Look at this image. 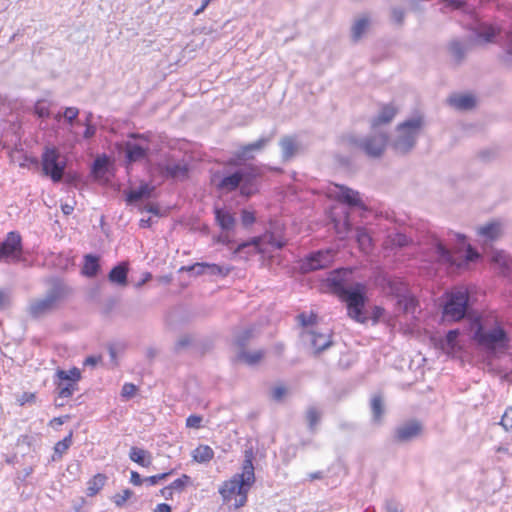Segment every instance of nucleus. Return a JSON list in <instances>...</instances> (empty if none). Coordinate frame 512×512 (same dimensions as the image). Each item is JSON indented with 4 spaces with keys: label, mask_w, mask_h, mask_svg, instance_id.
Listing matches in <instances>:
<instances>
[{
    "label": "nucleus",
    "mask_w": 512,
    "mask_h": 512,
    "mask_svg": "<svg viewBox=\"0 0 512 512\" xmlns=\"http://www.w3.org/2000/svg\"><path fill=\"white\" fill-rule=\"evenodd\" d=\"M252 453L246 451L245 459L242 464V472L235 474L229 481H226L219 490L223 498H230L232 495H238L240 498L236 506L241 507L247 501V492L255 482L254 466Z\"/></svg>",
    "instance_id": "nucleus-3"
},
{
    "label": "nucleus",
    "mask_w": 512,
    "mask_h": 512,
    "mask_svg": "<svg viewBox=\"0 0 512 512\" xmlns=\"http://www.w3.org/2000/svg\"><path fill=\"white\" fill-rule=\"evenodd\" d=\"M56 376L58 379L72 380L77 382L80 379V371L77 368H72L68 371L58 370Z\"/></svg>",
    "instance_id": "nucleus-46"
},
{
    "label": "nucleus",
    "mask_w": 512,
    "mask_h": 512,
    "mask_svg": "<svg viewBox=\"0 0 512 512\" xmlns=\"http://www.w3.org/2000/svg\"><path fill=\"white\" fill-rule=\"evenodd\" d=\"M391 18L394 23L401 25L405 18V11L400 7H394L391 10Z\"/></svg>",
    "instance_id": "nucleus-55"
},
{
    "label": "nucleus",
    "mask_w": 512,
    "mask_h": 512,
    "mask_svg": "<svg viewBox=\"0 0 512 512\" xmlns=\"http://www.w3.org/2000/svg\"><path fill=\"white\" fill-rule=\"evenodd\" d=\"M449 103L458 110L466 111L472 109L476 101L472 95L460 94L450 97Z\"/></svg>",
    "instance_id": "nucleus-31"
},
{
    "label": "nucleus",
    "mask_w": 512,
    "mask_h": 512,
    "mask_svg": "<svg viewBox=\"0 0 512 512\" xmlns=\"http://www.w3.org/2000/svg\"><path fill=\"white\" fill-rule=\"evenodd\" d=\"M171 474H172V472L170 471V472H165V473L149 476V477L145 478V482L150 486H155L160 481L167 479Z\"/></svg>",
    "instance_id": "nucleus-54"
},
{
    "label": "nucleus",
    "mask_w": 512,
    "mask_h": 512,
    "mask_svg": "<svg viewBox=\"0 0 512 512\" xmlns=\"http://www.w3.org/2000/svg\"><path fill=\"white\" fill-rule=\"evenodd\" d=\"M307 421L310 429H314V427L318 424L321 418V413L318 411L316 407H309L307 410Z\"/></svg>",
    "instance_id": "nucleus-48"
},
{
    "label": "nucleus",
    "mask_w": 512,
    "mask_h": 512,
    "mask_svg": "<svg viewBox=\"0 0 512 512\" xmlns=\"http://www.w3.org/2000/svg\"><path fill=\"white\" fill-rule=\"evenodd\" d=\"M384 507L386 512H402L400 504L394 499H387Z\"/></svg>",
    "instance_id": "nucleus-58"
},
{
    "label": "nucleus",
    "mask_w": 512,
    "mask_h": 512,
    "mask_svg": "<svg viewBox=\"0 0 512 512\" xmlns=\"http://www.w3.org/2000/svg\"><path fill=\"white\" fill-rule=\"evenodd\" d=\"M107 477L104 474H97L88 482L87 491L89 496L97 494L105 485Z\"/></svg>",
    "instance_id": "nucleus-40"
},
{
    "label": "nucleus",
    "mask_w": 512,
    "mask_h": 512,
    "mask_svg": "<svg viewBox=\"0 0 512 512\" xmlns=\"http://www.w3.org/2000/svg\"><path fill=\"white\" fill-rule=\"evenodd\" d=\"M85 127H86V129L83 133V137L85 139L92 138L96 134V126L93 125L92 123H88L87 125H85Z\"/></svg>",
    "instance_id": "nucleus-64"
},
{
    "label": "nucleus",
    "mask_w": 512,
    "mask_h": 512,
    "mask_svg": "<svg viewBox=\"0 0 512 512\" xmlns=\"http://www.w3.org/2000/svg\"><path fill=\"white\" fill-rule=\"evenodd\" d=\"M333 222L336 233L341 238H344L352 229V226L348 219V215L344 217L343 221L333 219Z\"/></svg>",
    "instance_id": "nucleus-42"
},
{
    "label": "nucleus",
    "mask_w": 512,
    "mask_h": 512,
    "mask_svg": "<svg viewBox=\"0 0 512 512\" xmlns=\"http://www.w3.org/2000/svg\"><path fill=\"white\" fill-rule=\"evenodd\" d=\"M459 335L458 329L450 330L445 337L437 340L436 345L447 355H454L461 349L458 341Z\"/></svg>",
    "instance_id": "nucleus-18"
},
{
    "label": "nucleus",
    "mask_w": 512,
    "mask_h": 512,
    "mask_svg": "<svg viewBox=\"0 0 512 512\" xmlns=\"http://www.w3.org/2000/svg\"><path fill=\"white\" fill-rule=\"evenodd\" d=\"M370 409L372 414V422L374 424L380 425L385 415L384 399L380 394H375L372 396L370 401Z\"/></svg>",
    "instance_id": "nucleus-28"
},
{
    "label": "nucleus",
    "mask_w": 512,
    "mask_h": 512,
    "mask_svg": "<svg viewBox=\"0 0 512 512\" xmlns=\"http://www.w3.org/2000/svg\"><path fill=\"white\" fill-rule=\"evenodd\" d=\"M449 50L458 61L462 60L466 53L465 45L458 40H454L450 43Z\"/></svg>",
    "instance_id": "nucleus-45"
},
{
    "label": "nucleus",
    "mask_w": 512,
    "mask_h": 512,
    "mask_svg": "<svg viewBox=\"0 0 512 512\" xmlns=\"http://www.w3.org/2000/svg\"><path fill=\"white\" fill-rule=\"evenodd\" d=\"M190 477L186 474L182 475L180 478L174 480L169 486L173 490L182 491L187 483L189 482Z\"/></svg>",
    "instance_id": "nucleus-53"
},
{
    "label": "nucleus",
    "mask_w": 512,
    "mask_h": 512,
    "mask_svg": "<svg viewBox=\"0 0 512 512\" xmlns=\"http://www.w3.org/2000/svg\"><path fill=\"white\" fill-rule=\"evenodd\" d=\"M472 338L478 346L495 351L507 347L509 338L501 324L493 319H476L472 324Z\"/></svg>",
    "instance_id": "nucleus-2"
},
{
    "label": "nucleus",
    "mask_w": 512,
    "mask_h": 512,
    "mask_svg": "<svg viewBox=\"0 0 512 512\" xmlns=\"http://www.w3.org/2000/svg\"><path fill=\"white\" fill-rule=\"evenodd\" d=\"M253 328H246L240 331L234 339V343L237 346L238 350L246 349V346L253 338Z\"/></svg>",
    "instance_id": "nucleus-41"
},
{
    "label": "nucleus",
    "mask_w": 512,
    "mask_h": 512,
    "mask_svg": "<svg viewBox=\"0 0 512 512\" xmlns=\"http://www.w3.org/2000/svg\"><path fill=\"white\" fill-rule=\"evenodd\" d=\"M132 491L129 489H125L122 493H118L113 497V502L116 506L121 507L125 504V502L132 496Z\"/></svg>",
    "instance_id": "nucleus-52"
},
{
    "label": "nucleus",
    "mask_w": 512,
    "mask_h": 512,
    "mask_svg": "<svg viewBox=\"0 0 512 512\" xmlns=\"http://www.w3.org/2000/svg\"><path fill=\"white\" fill-rule=\"evenodd\" d=\"M100 270L99 258L92 254L84 256V264L82 272L87 277H94Z\"/></svg>",
    "instance_id": "nucleus-35"
},
{
    "label": "nucleus",
    "mask_w": 512,
    "mask_h": 512,
    "mask_svg": "<svg viewBox=\"0 0 512 512\" xmlns=\"http://www.w3.org/2000/svg\"><path fill=\"white\" fill-rule=\"evenodd\" d=\"M422 432L423 426L419 421L409 420L394 429L393 440L399 444L409 443L419 438Z\"/></svg>",
    "instance_id": "nucleus-12"
},
{
    "label": "nucleus",
    "mask_w": 512,
    "mask_h": 512,
    "mask_svg": "<svg viewBox=\"0 0 512 512\" xmlns=\"http://www.w3.org/2000/svg\"><path fill=\"white\" fill-rule=\"evenodd\" d=\"M428 257L431 261L451 267H461L463 265L462 262L458 261V256L448 249L447 246L438 238L432 239Z\"/></svg>",
    "instance_id": "nucleus-11"
},
{
    "label": "nucleus",
    "mask_w": 512,
    "mask_h": 512,
    "mask_svg": "<svg viewBox=\"0 0 512 512\" xmlns=\"http://www.w3.org/2000/svg\"><path fill=\"white\" fill-rule=\"evenodd\" d=\"M159 171L163 176L184 180L188 176V166L184 161L167 159L158 165Z\"/></svg>",
    "instance_id": "nucleus-14"
},
{
    "label": "nucleus",
    "mask_w": 512,
    "mask_h": 512,
    "mask_svg": "<svg viewBox=\"0 0 512 512\" xmlns=\"http://www.w3.org/2000/svg\"><path fill=\"white\" fill-rule=\"evenodd\" d=\"M490 261L496 265L501 273H508L512 267L510 256L503 250H492L490 253Z\"/></svg>",
    "instance_id": "nucleus-27"
},
{
    "label": "nucleus",
    "mask_w": 512,
    "mask_h": 512,
    "mask_svg": "<svg viewBox=\"0 0 512 512\" xmlns=\"http://www.w3.org/2000/svg\"><path fill=\"white\" fill-rule=\"evenodd\" d=\"M283 161L291 160L300 149V144L293 136H284L279 142Z\"/></svg>",
    "instance_id": "nucleus-24"
},
{
    "label": "nucleus",
    "mask_w": 512,
    "mask_h": 512,
    "mask_svg": "<svg viewBox=\"0 0 512 512\" xmlns=\"http://www.w3.org/2000/svg\"><path fill=\"white\" fill-rule=\"evenodd\" d=\"M68 293V286L63 281L55 279L43 297L29 301L27 311L33 318L43 317L54 311Z\"/></svg>",
    "instance_id": "nucleus-5"
},
{
    "label": "nucleus",
    "mask_w": 512,
    "mask_h": 512,
    "mask_svg": "<svg viewBox=\"0 0 512 512\" xmlns=\"http://www.w3.org/2000/svg\"><path fill=\"white\" fill-rule=\"evenodd\" d=\"M10 291L7 289H0V309H4L10 304Z\"/></svg>",
    "instance_id": "nucleus-60"
},
{
    "label": "nucleus",
    "mask_w": 512,
    "mask_h": 512,
    "mask_svg": "<svg viewBox=\"0 0 512 512\" xmlns=\"http://www.w3.org/2000/svg\"><path fill=\"white\" fill-rule=\"evenodd\" d=\"M398 302L400 305H403L405 312H414L417 305L416 299L406 294L400 297Z\"/></svg>",
    "instance_id": "nucleus-50"
},
{
    "label": "nucleus",
    "mask_w": 512,
    "mask_h": 512,
    "mask_svg": "<svg viewBox=\"0 0 512 512\" xmlns=\"http://www.w3.org/2000/svg\"><path fill=\"white\" fill-rule=\"evenodd\" d=\"M203 421L202 416L192 414L186 419V426L188 428L199 429Z\"/></svg>",
    "instance_id": "nucleus-56"
},
{
    "label": "nucleus",
    "mask_w": 512,
    "mask_h": 512,
    "mask_svg": "<svg viewBox=\"0 0 512 512\" xmlns=\"http://www.w3.org/2000/svg\"><path fill=\"white\" fill-rule=\"evenodd\" d=\"M35 114L40 118H47L50 116L49 108L38 102L34 107Z\"/></svg>",
    "instance_id": "nucleus-61"
},
{
    "label": "nucleus",
    "mask_w": 512,
    "mask_h": 512,
    "mask_svg": "<svg viewBox=\"0 0 512 512\" xmlns=\"http://www.w3.org/2000/svg\"><path fill=\"white\" fill-rule=\"evenodd\" d=\"M500 425L504 428L505 431L512 434V407H508L500 421Z\"/></svg>",
    "instance_id": "nucleus-51"
},
{
    "label": "nucleus",
    "mask_w": 512,
    "mask_h": 512,
    "mask_svg": "<svg viewBox=\"0 0 512 512\" xmlns=\"http://www.w3.org/2000/svg\"><path fill=\"white\" fill-rule=\"evenodd\" d=\"M72 444V433L66 436L63 440L56 443L54 447L55 454L61 457Z\"/></svg>",
    "instance_id": "nucleus-47"
},
{
    "label": "nucleus",
    "mask_w": 512,
    "mask_h": 512,
    "mask_svg": "<svg viewBox=\"0 0 512 512\" xmlns=\"http://www.w3.org/2000/svg\"><path fill=\"white\" fill-rule=\"evenodd\" d=\"M128 271V264L126 262H121L110 270L108 280L112 284L125 287L128 284Z\"/></svg>",
    "instance_id": "nucleus-23"
},
{
    "label": "nucleus",
    "mask_w": 512,
    "mask_h": 512,
    "mask_svg": "<svg viewBox=\"0 0 512 512\" xmlns=\"http://www.w3.org/2000/svg\"><path fill=\"white\" fill-rule=\"evenodd\" d=\"M304 337L312 347L315 349V352L320 353L332 345L331 334L323 333L317 330H310L305 332Z\"/></svg>",
    "instance_id": "nucleus-19"
},
{
    "label": "nucleus",
    "mask_w": 512,
    "mask_h": 512,
    "mask_svg": "<svg viewBox=\"0 0 512 512\" xmlns=\"http://www.w3.org/2000/svg\"><path fill=\"white\" fill-rule=\"evenodd\" d=\"M396 108L392 105H385L381 108L378 115L371 121V129L373 131H383L382 125L390 123L396 115Z\"/></svg>",
    "instance_id": "nucleus-22"
},
{
    "label": "nucleus",
    "mask_w": 512,
    "mask_h": 512,
    "mask_svg": "<svg viewBox=\"0 0 512 512\" xmlns=\"http://www.w3.org/2000/svg\"><path fill=\"white\" fill-rule=\"evenodd\" d=\"M464 257H465L464 262L468 263V262H473V261H476L477 259H479L480 254L476 250H474L470 245H468L467 249L465 251Z\"/></svg>",
    "instance_id": "nucleus-59"
},
{
    "label": "nucleus",
    "mask_w": 512,
    "mask_h": 512,
    "mask_svg": "<svg viewBox=\"0 0 512 512\" xmlns=\"http://www.w3.org/2000/svg\"><path fill=\"white\" fill-rule=\"evenodd\" d=\"M286 394V388L283 386H277L272 390L273 399L279 401Z\"/></svg>",
    "instance_id": "nucleus-63"
},
{
    "label": "nucleus",
    "mask_w": 512,
    "mask_h": 512,
    "mask_svg": "<svg viewBox=\"0 0 512 512\" xmlns=\"http://www.w3.org/2000/svg\"><path fill=\"white\" fill-rule=\"evenodd\" d=\"M356 240L360 249L364 252H369L372 248L373 241L365 228L357 227L356 228Z\"/></svg>",
    "instance_id": "nucleus-38"
},
{
    "label": "nucleus",
    "mask_w": 512,
    "mask_h": 512,
    "mask_svg": "<svg viewBox=\"0 0 512 512\" xmlns=\"http://www.w3.org/2000/svg\"><path fill=\"white\" fill-rule=\"evenodd\" d=\"M129 458L142 467H148L152 463L151 454L148 451L138 447H132L130 449Z\"/></svg>",
    "instance_id": "nucleus-34"
},
{
    "label": "nucleus",
    "mask_w": 512,
    "mask_h": 512,
    "mask_svg": "<svg viewBox=\"0 0 512 512\" xmlns=\"http://www.w3.org/2000/svg\"><path fill=\"white\" fill-rule=\"evenodd\" d=\"M469 295L464 289L452 291L443 308V316L452 321L463 319L468 310Z\"/></svg>",
    "instance_id": "nucleus-9"
},
{
    "label": "nucleus",
    "mask_w": 512,
    "mask_h": 512,
    "mask_svg": "<svg viewBox=\"0 0 512 512\" xmlns=\"http://www.w3.org/2000/svg\"><path fill=\"white\" fill-rule=\"evenodd\" d=\"M331 195L340 200L341 202L352 207H363V202L360 198L358 191H355L344 185L335 184L334 188L330 189Z\"/></svg>",
    "instance_id": "nucleus-15"
},
{
    "label": "nucleus",
    "mask_w": 512,
    "mask_h": 512,
    "mask_svg": "<svg viewBox=\"0 0 512 512\" xmlns=\"http://www.w3.org/2000/svg\"><path fill=\"white\" fill-rule=\"evenodd\" d=\"M475 40L480 43L491 42L496 35L495 29L485 23H478L474 28Z\"/></svg>",
    "instance_id": "nucleus-32"
},
{
    "label": "nucleus",
    "mask_w": 512,
    "mask_h": 512,
    "mask_svg": "<svg viewBox=\"0 0 512 512\" xmlns=\"http://www.w3.org/2000/svg\"><path fill=\"white\" fill-rule=\"evenodd\" d=\"M243 171L244 170H238L232 174L224 176L218 183L217 187L228 192L239 188L243 180Z\"/></svg>",
    "instance_id": "nucleus-30"
},
{
    "label": "nucleus",
    "mask_w": 512,
    "mask_h": 512,
    "mask_svg": "<svg viewBox=\"0 0 512 512\" xmlns=\"http://www.w3.org/2000/svg\"><path fill=\"white\" fill-rule=\"evenodd\" d=\"M390 290L394 293L398 298L402 297L407 292L406 284L399 279H391L388 281Z\"/></svg>",
    "instance_id": "nucleus-44"
},
{
    "label": "nucleus",
    "mask_w": 512,
    "mask_h": 512,
    "mask_svg": "<svg viewBox=\"0 0 512 512\" xmlns=\"http://www.w3.org/2000/svg\"><path fill=\"white\" fill-rule=\"evenodd\" d=\"M56 384L59 397L68 398L72 396L74 390L76 389L77 382L72 380L58 379Z\"/></svg>",
    "instance_id": "nucleus-39"
},
{
    "label": "nucleus",
    "mask_w": 512,
    "mask_h": 512,
    "mask_svg": "<svg viewBox=\"0 0 512 512\" xmlns=\"http://www.w3.org/2000/svg\"><path fill=\"white\" fill-rule=\"evenodd\" d=\"M154 187L147 183L141 184L137 189H132L127 193V204H134L143 199H149L153 196Z\"/></svg>",
    "instance_id": "nucleus-26"
},
{
    "label": "nucleus",
    "mask_w": 512,
    "mask_h": 512,
    "mask_svg": "<svg viewBox=\"0 0 512 512\" xmlns=\"http://www.w3.org/2000/svg\"><path fill=\"white\" fill-rule=\"evenodd\" d=\"M263 356V350L248 351L246 349H242L237 351L235 361L244 363L248 366H254L262 360Z\"/></svg>",
    "instance_id": "nucleus-29"
},
{
    "label": "nucleus",
    "mask_w": 512,
    "mask_h": 512,
    "mask_svg": "<svg viewBox=\"0 0 512 512\" xmlns=\"http://www.w3.org/2000/svg\"><path fill=\"white\" fill-rule=\"evenodd\" d=\"M502 233L503 227L499 221H492L477 228V234L484 243L499 239Z\"/></svg>",
    "instance_id": "nucleus-20"
},
{
    "label": "nucleus",
    "mask_w": 512,
    "mask_h": 512,
    "mask_svg": "<svg viewBox=\"0 0 512 512\" xmlns=\"http://www.w3.org/2000/svg\"><path fill=\"white\" fill-rule=\"evenodd\" d=\"M214 213H215V219H216L218 225L223 230L228 231V230L233 229V227L235 225V218L229 211L216 207L214 209Z\"/></svg>",
    "instance_id": "nucleus-33"
},
{
    "label": "nucleus",
    "mask_w": 512,
    "mask_h": 512,
    "mask_svg": "<svg viewBox=\"0 0 512 512\" xmlns=\"http://www.w3.org/2000/svg\"><path fill=\"white\" fill-rule=\"evenodd\" d=\"M214 456L213 449L208 445L198 446L192 453L193 460L198 463L209 462Z\"/></svg>",
    "instance_id": "nucleus-37"
},
{
    "label": "nucleus",
    "mask_w": 512,
    "mask_h": 512,
    "mask_svg": "<svg viewBox=\"0 0 512 512\" xmlns=\"http://www.w3.org/2000/svg\"><path fill=\"white\" fill-rule=\"evenodd\" d=\"M66 164V159L56 147H44L41 155V166L45 176L55 183L60 182L64 177Z\"/></svg>",
    "instance_id": "nucleus-7"
},
{
    "label": "nucleus",
    "mask_w": 512,
    "mask_h": 512,
    "mask_svg": "<svg viewBox=\"0 0 512 512\" xmlns=\"http://www.w3.org/2000/svg\"><path fill=\"white\" fill-rule=\"evenodd\" d=\"M79 112V109L76 107H66L64 109L63 118L69 124V126L74 125L78 118Z\"/></svg>",
    "instance_id": "nucleus-49"
},
{
    "label": "nucleus",
    "mask_w": 512,
    "mask_h": 512,
    "mask_svg": "<svg viewBox=\"0 0 512 512\" xmlns=\"http://www.w3.org/2000/svg\"><path fill=\"white\" fill-rule=\"evenodd\" d=\"M273 134L262 136L257 141L243 145L235 152L236 160H248L253 158V153L262 151L266 145L272 140Z\"/></svg>",
    "instance_id": "nucleus-16"
},
{
    "label": "nucleus",
    "mask_w": 512,
    "mask_h": 512,
    "mask_svg": "<svg viewBox=\"0 0 512 512\" xmlns=\"http://www.w3.org/2000/svg\"><path fill=\"white\" fill-rule=\"evenodd\" d=\"M137 391V387L132 383H125L122 387L121 395L126 399L132 398Z\"/></svg>",
    "instance_id": "nucleus-57"
},
{
    "label": "nucleus",
    "mask_w": 512,
    "mask_h": 512,
    "mask_svg": "<svg viewBox=\"0 0 512 512\" xmlns=\"http://www.w3.org/2000/svg\"><path fill=\"white\" fill-rule=\"evenodd\" d=\"M22 238L19 233L11 231L0 243V262L5 264L18 263L22 259Z\"/></svg>",
    "instance_id": "nucleus-10"
},
{
    "label": "nucleus",
    "mask_w": 512,
    "mask_h": 512,
    "mask_svg": "<svg viewBox=\"0 0 512 512\" xmlns=\"http://www.w3.org/2000/svg\"><path fill=\"white\" fill-rule=\"evenodd\" d=\"M412 243V240L405 234L393 232L387 235L383 245L385 249L396 250L404 248Z\"/></svg>",
    "instance_id": "nucleus-25"
},
{
    "label": "nucleus",
    "mask_w": 512,
    "mask_h": 512,
    "mask_svg": "<svg viewBox=\"0 0 512 512\" xmlns=\"http://www.w3.org/2000/svg\"><path fill=\"white\" fill-rule=\"evenodd\" d=\"M369 24L370 20L367 16L357 18L351 28L352 39L358 41L368 29Z\"/></svg>",
    "instance_id": "nucleus-36"
},
{
    "label": "nucleus",
    "mask_w": 512,
    "mask_h": 512,
    "mask_svg": "<svg viewBox=\"0 0 512 512\" xmlns=\"http://www.w3.org/2000/svg\"><path fill=\"white\" fill-rule=\"evenodd\" d=\"M351 276V270H337L330 275L328 282L333 291L346 302L348 316L359 323H365V286L361 283H351Z\"/></svg>",
    "instance_id": "nucleus-1"
},
{
    "label": "nucleus",
    "mask_w": 512,
    "mask_h": 512,
    "mask_svg": "<svg viewBox=\"0 0 512 512\" xmlns=\"http://www.w3.org/2000/svg\"><path fill=\"white\" fill-rule=\"evenodd\" d=\"M107 168H108V159L106 158V156L97 157L92 166V173L96 177H100L107 171Z\"/></svg>",
    "instance_id": "nucleus-43"
},
{
    "label": "nucleus",
    "mask_w": 512,
    "mask_h": 512,
    "mask_svg": "<svg viewBox=\"0 0 512 512\" xmlns=\"http://www.w3.org/2000/svg\"><path fill=\"white\" fill-rule=\"evenodd\" d=\"M120 149L125 152L127 165L146 160L151 150L149 137L145 134H130Z\"/></svg>",
    "instance_id": "nucleus-8"
},
{
    "label": "nucleus",
    "mask_w": 512,
    "mask_h": 512,
    "mask_svg": "<svg viewBox=\"0 0 512 512\" xmlns=\"http://www.w3.org/2000/svg\"><path fill=\"white\" fill-rule=\"evenodd\" d=\"M424 126V117L419 113L400 123L396 128L395 135L391 142L395 152L399 154L410 152L415 147Z\"/></svg>",
    "instance_id": "nucleus-4"
},
{
    "label": "nucleus",
    "mask_w": 512,
    "mask_h": 512,
    "mask_svg": "<svg viewBox=\"0 0 512 512\" xmlns=\"http://www.w3.org/2000/svg\"><path fill=\"white\" fill-rule=\"evenodd\" d=\"M258 176L259 172L256 168L252 167L243 171V180L239 186L241 195L249 197L256 193L255 180Z\"/></svg>",
    "instance_id": "nucleus-21"
},
{
    "label": "nucleus",
    "mask_w": 512,
    "mask_h": 512,
    "mask_svg": "<svg viewBox=\"0 0 512 512\" xmlns=\"http://www.w3.org/2000/svg\"><path fill=\"white\" fill-rule=\"evenodd\" d=\"M186 271L193 272L195 275H220L227 276L231 268L229 266H221L218 264H210V263H195L184 268Z\"/></svg>",
    "instance_id": "nucleus-17"
},
{
    "label": "nucleus",
    "mask_w": 512,
    "mask_h": 512,
    "mask_svg": "<svg viewBox=\"0 0 512 512\" xmlns=\"http://www.w3.org/2000/svg\"><path fill=\"white\" fill-rule=\"evenodd\" d=\"M241 219H242V224L244 226H250L255 222L254 214L247 210L242 211Z\"/></svg>",
    "instance_id": "nucleus-62"
},
{
    "label": "nucleus",
    "mask_w": 512,
    "mask_h": 512,
    "mask_svg": "<svg viewBox=\"0 0 512 512\" xmlns=\"http://www.w3.org/2000/svg\"><path fill=\"white\" fill-rule=\"evenodd\" d=\"M388 136L385 131H371L367 136L347 135L342 138V143L353 149L362 151L370 158H379L384 153Z\"/></svg>",
    "instance_id": "nucleus-6"
},
{
    "label": "nucleus",
    "mask_w": 512,
    "mask_h": 512,
    "mask_svg": "<svg viewBox=\"0 0 512 512\" xmlns=\"http://www.w3.org/2000/svg\"><path fill=\"white\" fill-rule=\"evenodd\" d=\"M335 252L332 249L320 250L312 253L301 263V270L304 273L324 269L328 267L334 259Z\"/></svg>",
    "instance_id": "nucleus-13"
}]
</instances>
